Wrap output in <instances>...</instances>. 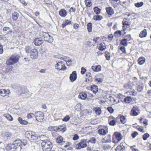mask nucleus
<instances>
[{
    "label": "nucleus",
    "mask_w": 151,
    "mask_h": 151,
    "mask_svg": "<svg viewBox=\"0 0 151 151\" xmlns=\"http://www.w3.org/2000/svg\"><path fill=\"white\" fill-rule=\"evenodd\" d=\"M38 53L37 50L34 48L31 50L30 53V56L33 59H36L38 56Z\"/></svg>",
    "instance_id": "14"
},
{
    "label": "nucleus",
    "mask_w": 151,
    "mask_h": 151,
    "mask_svg": "<svg viewBox=\"0 0 151 151\" xmlns=\"http://www.w3.org/2000/svg\"><path fill=\"white\" fill-rule=\"evenodd\" d=\"M55 68L58 70H64L66 69L65 63L63 61L58 62L55 65Z\"/></svg>",
    "instance_id": "9"
},
{
    "label": "nucleus",
    "mask_w": 151,
    "mask_h": 151,
    "mask_svg": "<svg viewBox=\"0 0 151 151\" xmlns=\"http://www.w3.org/2000/svg\"><path fill=\"white\" fill-rule=\"evenodd\" d=\"M125 148L123 145L118 146L116 148V151H125Z\"/></svg>",
    "instance_id": "33"
},
{
    "label": "nucleus",
    "mask_w": 151,
    "mask_h": 151,
    "mask_svg": "<svg viewBox=\"0 0 151 151\" xmlns=\"http://www.w3.org/2000/svg\"><path fill=\"white\" fill-rule=\"evenodd\" d=\"M4 116L6 117L9 121H12L13 120V118L11 115L9 114H6L4 115Z\"/></svg>",
    "instance_id": "36"
},
{
    "label": "nucleus",
    "mask_w": 151,
    "mask_h": 151,
    "mask_svg": "<svg viewBox=\"0 0 151 151\" xmlns=\"http://www.w3.org/2000/svg\"><path fill=\"white\" fill-rule=\"evenodd\" d=\"M34 116V114L33 113H30L28 114L27 117L28 119H30L32 118Z\"/></svg>",
    "instance_id": "57"
},
{
    "label": "nucleus",
    "mask_w": 151,
    "mask_h": 151,
    "mask_svg": "<svg viewBox=\"0 0 151 151\" xmlns=\"http://www.w3.org/2000/svg\"><path fill=\"white\" fill-rule=\"evenodd\" d=\"M77 74L76 71H73L70 76L69 78L70 80L72 82L74 81L77 79Z\"/></svg>",
    "instance_id": "16"
},
{
    "label": "nucleus",
    "mask_w": 151,
    "mask_h": 151,
    "mask_svg": "<svg viewBox=\"0 0 151 151\" xmlns=\"http://www.w3.org/2000/svg\"><path fill=\"white\" fill-rule=\"evenodd\" d=\"M108 132V128L106 126H101L98 131V133L100 135L104 136Z\"/></svg>",
    "instance_id": "8"
},
{
    "label": "nucleus",
    "mask_w": 151,
    "mask_h": 151,
    "mask_svg": "<svg viewBox=\"0 0 151 151\" xmlns=\"http://www.w3.org/2000/svg\"><path fill=\"white\" fill-rule=\"evenodd\" d=\"M20 58V56L18 54L12 55L7 59L6 64L8 66L14 65L19 62Z\"/></svg>",
    "instance_id": "1"
},
{
    "label": "nucleus",
    "mask_w": 151,
    "mask_h": 151,
    "mask_svg": "<svg viewBox=\"0 0 151 151\" xmlns=\"http://www.w3.org/2000/svg\"><path fill=\"white\" fill-rule=\"evenodd\" d=\"M126 38L125 39L127 41H130L131 39V37L130 35H128L126 36Z\"/></svg>",
    "instance_id": "60"
},
{
    "label": "nucleus",
    "mask_w": 151,
    "mask_h": 151,
    "mask_svg": "<svg viewBox=\"0 0 151 151\" xmlns=\"http://www.w3.org/2000/svg\"><path fill=\"white\" fill-rule=\"evenodd\" d=\"M41 145L43 151H51L52 144L48 140H42Z\"/></svg>",
    "instance_id": "2"
},
{
    "label": "nucleus",
    "mask_w": 151,
    "mask_h": 151,
    "mask_svg": "<svg viewBox=\"0 0 151 151\" xmlns=\"http://www.w3.org/2000/svg\"><path fill=\"white\" fill-rule=\"evenodd\" d=\"M93 110L97 115H99L101 113V109L100 107H94Z\"/></svg>",
    "instance_id": "30"
},
{
    "label": "nucleus",
    "mask_w": 151,
    "mask_h": 151,
    "mask_svg": "<svg viewBox=\"0 0 151 151\" xmlns=\"http://www.w3.org/2000/svg\"><path fill=\"white\" fill-rule=\"evenodd\" d=\"M43 42L42 40H40L38 38H36L35 39L34 41V43L35 45L36 46H39L42 44Z\"/></svg>",
    "instance_id": "24"
},
{
    "label": "nucleus",
    "mask_w": 151,
    "mask_h": 151,
    "mask_svg": "<svg viewBox=\"0 0 151 151\" xmlns=\"http://www.w3.org/2000/svg\"><path fill=\"white\" fill-rule=\"evenodd\" d=\"M127 20V19L124 18L122 22L123 26L122 31L124 32L125 33H126L125 32V31L130 26V24H129V22Z\"/></svg>",
    "instance_id": "13"
},
{
    "label": "nucleus",
    "mask_w": 151,
    "mask_h": 151,
    "mask_svg": "<svg viewBox=\"0 0 151 151\" xmlns=\"http://www.w3.org/2000/svg\"><path fill=\"white\" fill-rule=\"evenodd\" d=\"M119 119V116L115 118L112 116H110L108 117V121L109 125L114 126L116 125L117 120Z\"/></svg>",
    "instance_id": "11"
},
{
    "label": "nucleus",
    "mask_w": 151,
    "mask_h": 151,
    "mask_svg": "<svg viewBox=\"0 0 151 151\" xmlns=\"http://www.w3.org/2000/svg\"><path fill=\"white\" fill-rule=\"evenodd\" d=\"M103 18L102 16L98 15H96L93 16V19L95 21H99L101 20Z\"/></svg>",
    "instance_id": "38"
},
{
    "label": "nucleus",
    "mask_w": 151,
    "mask_h": 151,
    "mask_svg": "<svg viewBox=\"0 0 151 151\" xmlns=\"http://www.w3.org/2000/svg\"><path fill=\"white\" fill-rule=\"evenodd\" d=\"M70 119V117L68 115H66L62 119L64 122H67Z\"/></svg>",
    "instance_id": "54"
},
{
    "label": "nucleus",
    "mask_w": 151,
    "mask_h": 151,
    "mask_svg": "<svg viewBox=\"0 0 151 151\" xmlns=\"http://www.w3.org/2000/svg\"><path fill=\"white\" fill-rule=\"evenodd\" d=\"M104 56L106 60H110L111 56L109 52L106 51L105 52Z\"/></svg>",
    "instance_id": "42"
},
{
    "label": "nucleus",
    "mask_w": 151,
    "mask_h": 151,
    "mask_svg": "<svg viewBox=\"0 0 151 151\" xmlns=\"http://www.w3.org/2000/svg\"><path fill=\"white\" fill-rule=\"evenodd\" d=\"M87 29L88 32H90L92 31V24L91 22H89L87 24Z\"/></svg>",
    "instance_id": "41"
},
{
    "label": "nucleus",
    "mask_w": 151,
    "mask_h": 151,
    "mask_svg": "<svg viewBox=\"0 0 151 151\" xmlns=\"http://www.w3.org/2000/svg\"><path fill=\"white\" fill-rule=\"evenodd\" d=\"M90 89L93 93L96 94L98 91V88L97 86L93 84L91 85Z\"/></svg>",
    "instance_id": "23"
},
{
    "label": "nucleus",
    "mask_w": 151,
    "mask_h": 151,
    "mask_svg": "<svg viewBox=\"0 0 151 151\" xmlns=\"http://www.w3.org/2000/svg\"><path fill=\"white\" fill-rule=\"evenodd\" d=\"M127 41L125 38L122 39L120 40V45L124 47H126L128 45Z\"/></svg>",
    "instance_id": "32"
},
{
    "label": "nucleus",
    "mask_w": 151,
    "mask_h": 151,
    "mask_svg": "<svg viewBox=\"0 0 151 151\" xmlns=\"http://www.w3.org/2000/svg\"><path fill=\"white\" fill-rule=\"evenodd\" d=\"M59 15L61 17H65L67 15L66 11L64 9H61L59 12Z\"/></svg>",
    "instance_id": "21"
},
{
    "label": "nucleus",
    "mask_w": 151,
    "mask_h": 151,
    "mask_svg": "<svg viewBox=\"0 0 151 151\" xmlns=\"http://www.w3.org/2000/svg\"><path fill=\"white\" fill-rule=\"evenodd\" d=\"M31 50V48L29 46L26 47L25 49V52L27 53H30Z\"/></svg>",
    "instance_id": "55"
},
{
    "label": "nucleus",
    "mask_w": 151,
    "mask_h": 151,
    "mask_svg": "<svg viewBox=\"0 0 151 151\" xmlns=\"http://www.w3.org/2000/svg\"><path fill=\"white\" fill-rule=\"evenodd\" d=\"M114 36L112 34L109 35L107 37L108 41L109 42H111Z\"/></svg>",
    "instance_id": "48"
},
{
    "label": "nucleus",
    "mask_w": 151,
    "mask_h": 151,
    "mask_svg": "<svg viewBox=\"0 0 151 151\" xmlns=\"http://www.w3.org/2000/svg\"><path fill=\"white\" fill-rule=\"evenodd\" d=\"M119 116H120L119 118L120 119L121 122L123 124H125L127 122V119L123 115H119Z\"/></svg>",
    "instance_id": "34"
},
{
    "label": "nucleus",
    "mask_w": 151,
    "mask_h": 151,
    "mask_svg": "<svg viewBox=\"0 0 151 151\" xmlns=\"http://www.w3.org/2000/svg\"><path fill=\"white\" fill-rule=\"evenodd\" d=\"M137 15L136 13H134L132 12L129 13L127 14V15L128 17L130 16L131 17H135Z\"/></svg>",
    "instance_id": "50"
},
{
    "label": "nucleus",
    "mask_w": 151,
    "mask_h": 151,
    "mask_svg": "<svg viewBox=\"0 0 151 151\" xmlns=\"http://www.w3.org/2000/svg\"><path fill=\"white\" fill-rule=\"evenodd\" d=\"M92 69L95 72H99L101 70V66L100 65H93L91 67Z\"/></svg>",
    "instance_id": "27"
},
{
    "label": "nucleus",
    "mask_w": 151,
    "mask_h": 151,
    "mask_svg": "<svg viewBox=\"0 0 151 151\" xmlns=\"http://www.w3.org/2000/svg\"><path fill=\"white\" fill-rule=\"evenodd\" d=\"M137 129L138 130L141 132L144 133L145 132V131L143 129V127L142 126H138V127H137Z\"/></svg>",
    "instance_id": "53"
},
{
    "label": "nucleus",
    "mask_w": 151,
    "mask_h": 151,
    "mask_svg": "<svg viewBox=\"0 0 151 151\" xmlns=\"http://www.w3.org/2000/svg\"><path fill=\"white\" fill-rule=\"evenodd\" d=\"M13 67L12 66L7 67L6 69V71L7 73H11L12 71Z\"/></svg>",
    "instance_id": "46"
},
{
    "label": "nucleus",
    "mask_w": 151,
    "mask_h": 151,
    "mask_svg": "<svg viewBox=\"0 0 151 151\" xmlns=\"http://www.w3.org/2000/svg\"><path fill=\"white\" fill-rule=\"evenodd\" d=\"M86 71V70L85 68L83 67L81 68V73L83 75L84 74Z\"/></svg>",
    "instance_id": "59"
},
{
    "label": "nucleus",
    "mask_w": 151,
    "mask_h": 151,
    "mask_svg": "<svg viewBox=\"0 0 151 151\" xmlns=\"http://www.w3.org/2000/svg\"><path fill=\"white\" fill-rule=\"evenodd\" d=\"M93 10L96 14H98L100 13L101 10L98 7H95L93 8Z\"/></svg>",
    "instance_id": "44"
},
{
    "label": "nucleus",
    "mask_w": 151,
    "mask_h": 151,
    "mask_svg": "<svg viewBox=\"0 0 151 151\" xmlns=\"http://www.w3.org/2000/svg\"><path fill=\"white\" fill-rule=\"evenodd\" d=\"M100 39L99 37H98L94 38L93 39V41L94 42V43L96 44L98 42V40Z\"/></svg>",
    "instance_id": "63"
},
{
    "label": "nucleus",
    "mask_w": 151,
    "mask_h": 151,
    "mask_svg": "<svg viewBox=\"0 0 151 151\" xmlns=\"http://www.w3.org/2000/svg\"><path fill=\"white\" fill-rule=\"evenodd\" d=\"M21 144H22V141L21 140H17L14 142L13 145H12L14 146V149H16L19 147H20Z\"/></svg>",
    "instance_id": "18"
},
{
    "label": "nucleus",
    "mask_w": 151,
    "mask_h": 151,
    "mask_svg": "<svg viewBox=\"0 0 151 151\" xmlns=\"http://www.w3.org/2000/svg\"><path fill=\"white\" fill-rule=\"evenodd\" d=\"M19 14L18 13L15 12L12 14V18L14 21L17 20L18 18Z\"/></svg>",
    "instance_id": "31"
},
{
    "label": "nucleus",
    "mask_w": 151,
    "mask_h": 151,
    "mask_svg": "<svg viewBox=\"0 0 151 151\" xmlns=\"http://www.w3.org/2000/svg\"><path fill=\"white\" fill-rule=\"evenodd\" d=\"M40 38L43 39L45 41L48 42L50 43L53 41V39L52 37L46 32H41L40 34Z\"/></svg>",
    "instance_id": "5"
},
{
    "label": "nucleus",
    "mask_w": 151,
    "mask_h": 151,
    "mask_svg": "<svg viewBox=\"0 0 151 151\" xmlns=\"http://www.w3.org/2000/svg\"><path fill=\"white\" fill-rule=\"evenodd\" d=\"M123 87L126 89H131L132 88V86L129 83H127L124 85Z\"/></svg>",
    "instance_id": "45"
},
{
    "label": "nucleus",
    "mask_w": 151,
    "mask_h": 151,
    "mask_svg": "<svg viewBox=\"0 0 151 151\" xmlns=\"http://www.w3.org/2000/svg\"><path fill=\"white\" fill-rule=\"evenodd\" d=\"M119 49L120 50L122 51V52L124 54H126L127 52L125 47L122 46H119Z\"/></svg>",
    "instance_id": "49"
},
{
    "label": "nucleus",
    "mask_w": 151,
    "mask_h": 151,
    "mask_svg": "<svg viewBox=\"0 0 151 151\" xmlns=\"http://www.w3.org/2000/svg\"><path fill=\"white\" fill-rule=\"evenodd\" d=\"M132 101V98L129 96H127L124 99V102L127 104L129 103Z\"/></svg>",
    "instance_id": "39"
},
{
    "label": "nucleus",
    "mask_w": 151,
    "mask_h": 151,
    "mask_svg": "<svg viewBox=\"0 0 151 151\" xmlns=\"http://www.w3.org/2000/svg\"><path fill=\"white\" fill-rule=\"evenodd\" d=\"M10 91L9 90L2 89L0 90V95L2 96H5L9 94Z\"/></svg>",
    "instance_id": "19"
},
{
    "label": "nucleus",
    "mask_w": 151,
    "mask_h": 151,
    "mask_svg": "<svg viewBox=\"0 0 151 151\" xmlns=\"http://www.w3.org/2000/svg\"><path fill=\"white\" fill-rule=\"evenodd\" d=\"M107 110L110 113H112L114 111V110L111 107H109L107 108Z\"/></svg>",
    "instance_id": "56"
},
{
    "label": "nucleus",
    "mask_w": 151,
    "mask_h": 151,
    "mask_svg": "<svg viewBox=\"0 0 151 151\" xmlns=\"http://www.w3.org/2000/svg\"><path fill=\"white\" fill-rule=\"evenodd\" d=\"M93 97V95L91 93H88V95H87V98L88 99H91Z\"/></svg>",
    "instance_id": "58"
},
{
    "label": "nucleus",
    "mask_w": 151,
    "mask_h": 151,
    "mask_svg": "<svg viewBox=\"0 0 151 151\" xmlns=\"http://www.w3.org/2000/svg\"><path fill=\"white\" fill-rule=\"evenodd\" d=\"M18 121L22 125H27L28 123V122L27 121L23 120L22 118L21 117L18 118Z\"/></svg>",
    "instance_id": "35"
},
{
    "label": "nucleus",
    "mask_w": 151,
    "mask_h": 151,
    "mask_svg": "<svg viewBox=\"0 0 151 151\" xmlns=\"http://www.w3.org/2000/svg\"><path fill=\"white\" fill-rule=\"evenodd\" d=\"M26 137L31 141L36 142L39 138V136L34 132L27 131L25 132Z\"/></svg>",
    "instance_id": "3"
},
{
    "label": "nucleus",
    "mask_w": 151,
    "mask_h": 151,
    "mask_svg": "<svg viewBox=\"0 0 151 151\" xmlns=\"http://www.w3.org/2000/svg\"><path fill=\"white\" fill-rule=\"evenodd\" d=\"M119 0H109V2L111 5L114 8L116 7L117 5H118L117 2Z\"/></svg>",
    "instance_id": "28"
},
{
    "label": "nucleus",
    "mask_w": 151,
    "mask_h": 151,
    "mask_svg": "<svg viewBox=\"0 0 151 151\" xmlns=\"http://www.w3.org/2000/svg\"><path fill=\"white\" fill-rule=\"evenodd\" d=\"M143 2L141 1L140 2H137L134 4V6L137 7L139 8L142 6L143 5Z\"/></svg>",
    "instance_id": "47"
},
{
    "label": "nucleus",
    "mask_w": 151,
    "mask_h": 151,
    "mask_svg": "<svg viewBox=\"0 0 151 151\" xmlns=\"http://www.w3.org/2000/svg\"><path fill=\"white\" fill-rule=\"evenodd\" d=\"M139 107L136 105L134 106L130 111V114L133 116L138 115L140 114Z\"/></svg>",
    "instance_id": "10"
},
{
    "label": "nucleus",
    "mask_w": 151,
    "mask_h": 151,
    "mask_svg": "<svg viewBox=\"0 0 151 151\" xmlns=\"http://www.w3.org/2000/svg\"><path fill=\"white\" fill-rule=\"evenodd\" d=\"M122 138V136L121 133L118 132H115L113 136L112 142L114 143H118Z\"/></svg>",
    "instance_id": "7"
},
{
    "label": "nucleus",
    "mask_w": 151,
    "mask_h": 151,
    "mask_svg": "<svg viewBox=\"0 0 151 151\" xmlns=\"http://www.w3.org/2000/svg\"><path fill=\"white\" fill-rule=\"evenodd\" d=\"M138 134V133L137 132L135 131L131 134V136L133 138H134Z\"/></svg>",
    "instance_id": "61"
},
{
    "label": "nucleus",
    "mask_w": 151,
    "mask_h": 151,
    "mask_svg": "<svg viewBox=\"0 0 151 151\" xmlns=\"http://www.w3.org/2000/svg\"><path fill=\"white\" fill-rule=\"evenodd\" d=\"M84 3L86 7L88 8L90 7L92 5V3L90 0H85Z\"/></svg>",
    "instance_id": "37"
},
{
    "label": "nucleus",
    "mask_w": 151,
    "mask_h": 151,
    "mask_svg": "<svg viewBox=\"0 0 151 151\" xmlns=\"http://www.w3.org/2000/svg\"><path fill=\"white\" fill-rule=\"evenodd\" d=\"M150 137V135L147 133L145 134L142 136V139L144 140H146L147 138H148Z\"/></svg>",
    "instance_id": "51"
},
{
    "label": "nucleus",
    "mask_w": 151,
    "mask_h": 151,
    "mask_svg": "<svg viewBox=\"0 0 151 151\" xmlns=\"http://www.w3.org/2000/svg\"><path fill=\"white\" fill-rule=\"evenodd\" d=\"M63 138L61 136H59L56 139V142L58 143H60L63 142Z\"/></svg>",
    "instance_id": "43"
},
{
    "label": "nucleus",
    "mask_w": 151,
    "mask_h": 151,
    "mask_svg": "<svg viewBox=\"0 0 151 151\" xmlns=\"http://www.w3.org/2000/svg\"><path fill=\"white\" fill-rule=\"evenodd\" d=\"M49 129L51 131L56 132H65L66 130V127L65 125L62 124L60 125L50 127Z\"/></svg>",
    "instance_id": "4"
},
{
    "label": "nucleus",
    "mask_w": 151,
    "mask_h": 151,
    "mask_svg": "<svg viewBox=\"0 0 151 151\" xmlns=\"http://www.w3.org/2000/svg\"><path fill=\"white\" fill-rule=\"evenodd\" d=\"M79 138V136L77 134H75L73 138V140H76Z\"/></svg>",
    "instance_id": "62"
},
{
    "label": "nucleus",
    "mask_w": 151,
    "mask_h": 151,
    "mask_svg": "<svg viewBox=\"0 0 151 151\" xmlns=\"http://www.w3.org/2000/svg\"><path fill=\"white\" fill-rule=\"evenodd\" d=\"M147 35V30L146 29H144L140 32L139 34V37L141 38H143L146 37Z\"/></svg>",
    "instance_id": "20"
},
{
    "label": "nucleus",
    "mask_w": 151,
    "mask_h": 151,
    "mask_svg": "<svg viewBox=\"0 0 151 151\" xmlns=\"http://www.w3.org/2000/svg\"><path fill=\"white\" fill-rule=\"evenodd\" d=\"M114 36L115 37H121L122 35L121 31L120 30H117L114 32Z\"/></svg>",
    "instance_id": "40"
},
{
    "label": "nucleus",
    "mask_w": 151,
    "mask_h": 151,
    "mask_svg": "<svg viewBox=\"0 0 151 151\" xmlns=\"http://www.w3.org/2000/svg\"><path fill=\"white\" fill-rule=\"evenodd\" d=\"M71 144L72 143L71 142H68L65 145L64 147L66 148V149L68 151L71 150L73 149V147L70 146Z\"/></svg>",
    "instance_id": "25"
},
{
    "label": "nucleus",
    "mask_w": 151,
    "mask_h": 151,
    "mask_svg": "<svg viewBox=\"0 0 151 151\" xmlns=\"http://www.w3.org/2000/svg\"><path fill=\"white\" fill-rule=\"evenodd\" d=\"M76 10V9L75 8L72 7L70 8L69 11L70 12H75Z\"/></svg>",
    "instance_id": "64"
},
{
    "label": "nucleus",
    "mask_w": 151,
    "mask_h": 151,
    "mask_svg": "<svg viewBox=\"0 0 151 151\" xmlns=\"http://www.w3.org/2000/svg\"><path fill=\"white\" fill-rule=\"evenodd\" d=\"M145 59L143 57H139L138 60V64L139 65L143 64L145 62Z\"/></svg>",
    "instance_id": "29"
},
{
    "label": "nucleus",
    "mask_w": 151,
    "mask_h": 151,
    "mask_svg": "<svg viewBox=\"0 0 151 151\" xmlns=\"http://www.w3.org/2000/svg\"><path fill=\"white\" fill-rule=\"evenodd\" d=\"M78 98L83 100H85L87 98V94L84 92L80 93Z\"/></svg>",
    "instance_id": "22"
},
{
    "label": "nucleus",
    "mask_w": 151,
    "mask_h": 151,
    "mask_svg": "<svg viewBox=\"0 0 151 151\" xmlns=\"http://www.w3.org/2000/svg\"><path fill=\"white\" fill-rule=\"evenodd\" d=\"M111 136L109 134L105 136L104 138H102L101 142L102 143H107L111 142Z\"/></svg>",
    "instance_id": "17"
},
{
    "label": "nucleus",
    "mask_w": 151,
    "mask_h": 151,
    "mask_svg": "<svg viewBox=\"0 0 151 151\" xmlns=\"http://www.w3.org/2000/svg\"><path fill=\"white\" fill-rule=\"evenodd\" d=\"M96 141V140L95 138L94 137H92L89 141H87V142L89 143V142H91L92 143H95Z\"/></svg>",
    "instance_id": "52"
},
{
    "label": "nucleus",
    "mask_w": 151,
    "mask_h": 151,
    "mask_svg": "<svg viewBox=\"0 0 151 151\" xmlns=\"http://www.w3.org/2000/svg\"><path fill=\"white\" fill-rule=\"evenodd\" d=\"M36 119L38 121L41 122L44 119V114L41 111H38L35 113Z\"/></svg>",
    "instance_id": "12"
},
{
    "label": "nucleus",
    "mask_w": 151,
    "mask_h": 151,
    "mask_svg": "<svg viewBox=\"0 0 151 151\" xmlns=\"http://www.w3.org/2000/svg\"><path fill=\"white\" fill-rule=\"evenodd\" d=\"M98 49L101 51H103L106 49V46L105 44L104 43H101L98 45Z\"/></svg>",
    "instance_id": "26"
},
{
    "label": "nucleus",
    "mask_w": 151,
    "mask_h": 151,
    "mask_svg": "<svg viewBox=\"0 0 151 151\" xmlns=\"http://www.w3.org/2000/svg\"><path fill=\"white\" fill-rule=\"evenodd\" d=\"M87 143L88 142L86 139H81L80 142L76 145V149L79 150L87 147Z\"/></svg>",
    "instance_id": "6"
},
{
    "label": "nucleus",
    "mask_w": 151,
    "mask_h": 151,
    "mask_svg": "<svg viewBox=\"0 0 151 151\" xmlns=\"http://www.w3.org/2000/svg\"><path fill=\"white\" fill-rule=\"evenodd\" d=\"M106 11L109 17H111L114 14V9L111 7H108L105 8Z\"/></svg>",
    "instance_id": "15"
}]
</instances>
